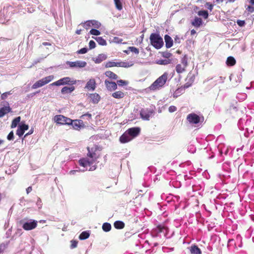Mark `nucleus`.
I'll return each mask as SVG.
<instances>
[{
    "label": "nucleus",
    "instance_id": "f257e3e1",
    "mask_svg": "<svg viewBox=\"0 0 254 254\" xmlns=\"http://www.w3.org/2000/svg\"><path fill=\"white\" fill-rule=\"evenodd\" d=\"M97 146L87 147V157L81 158L79 160V165L84 168L82 171L87 170L94 171L96 169V165L93 164L99 157V155L97 153Z\"/></svg>",
    "mask_w": 254,
    "mask_h": 254
},
{
    "label": "nucleus",
    "instance_id": "f03ea898",
    "mask_svg": "<svg viewBox=\"0 0 254 254\" xmlns=\"http://www.w3.org/2000/svg\"><path fill=\"white\" fill-rule=\"evenodd\" d=\"M169 229L164 224H159L152 229L151 231L152 237L155 239L156 242L153 243V247L158 246L165 239H168L172 237V235H169Z\"/></svg>",
    "mask_w": 254,
    "mask_h": 254
},
{
    "label": "nucleus",
    "instance_id": "7ed1b4c3",
    "mask_svg": "<svg viewBox=\"0 0 254 254\" xmlns=\"http://www.w3.org/2000/svg\"><path fill=\"white\" fill-rule=\"evenodd\" d=\"M20 10V8L15 9L11 5L4 6L3 9L0 11V23L5 24L7 23L9 20L12 14L15 12H22Z\"/></svg>",
    "mask_w": 254,
    "mask_h": 254
},
{
    "label": "nucleus",
    "instance_id": "20e7f679",
    "mask_svg": "<svg viewBox=\"0 0 254 254\" xmlns=\"http://www.w3.org/2000/svg\"><path fill=\"white\" fill-rule=\"evenodd\" d=\"M140 132L139 127H134L128 129L120 137V141L122 143H127L136 137Z\"/></svg>",
    "mask_w": 254,
    "mask_h": 254
},
{
    "label": "nucleus",
    "instance_id": "39448f33",
    "mask_svg": "<svg viewBox=\"0 0 254 254\" xmlns=\"http://www.w3.org/2000/svg\"><path fill=\"white\" fill-rule=\"evenodd\" d=\"M168 73L164 72L161 76L158 77L148 88L147 91H156L161 89L166 83L168 78Z\"/></svg>",
    "mask_w": 254,
    "mask_h": 254
},
{
    "label": "nucleus",
    "instance_id": "423d86ee",
    "mask_svg": "<svg viewBox=\"0 0 254 254\" xmlns=\"http://www.w3.org/2000/svg\"><path fill=\"white\" fill-rule=\"evenodd\" d=\"M149 39L151 45L155 49H159L163 47L164 45L163 38L159 33H152Z\"/></svg>",
    "mask_w": 254,
    "mask_h": 254
},
{
    "label": "nucleus",
    "instance_id": "0eeeda50",
    "mask_svg": "<svg viewBox=\"0 0 254 254\" xmlns=\"http://www.w3.org/2000/svg\"><path fill=\"white\" fill-rule=\"evenodd\" d=\"M37 221L33 219L24 218L20 221V223L22 228L26 231H29L35 229L37 226Z\"/></svg>",
    "mask_w": 254,
    "mask_h": 254
},
{
    "label": "nucleus",
    "instance_id": "6e6552de",
    "mask_svg": "<svg viewBox=\"0 0 254 254\" xmlns=\"http://www.w3.org/2000/svg\"><path fill=\"white\" fill-rule=\"evenodd\" d=\"M54 77L53 75H49L45 77H44L41 79L36 81L32 86V88L36 89L41 87L51 82L52 80L54 79Z\"/></svg>",
    "mask_w": 254,
    "mask_h": 254
},
{
    "label": "nucleus",
    "instance_id": "1a4fd4ad",
    "mask_svg": "<svg viewBox=\"0 0 254 254\" xmlns=\"http://www.w3.org/2000/svg\"><path fill=\"white\" fill-rule=\"evenodd\" d=\"M54 120L56 123L61 125H68L70 124V123H71V119L64 117L62 115L55 116L54 117Z\"/></svg>",
    "mask_w": 254,
    "mask_h": 254
},
{
    "label": "nucleus",
    "instance_id": "9d476101",
    "mask_svg": "<svg viewBox=\"0 0 254 254\" xmlns=\"http://www.w3.org/2000/svg\"><path fill=\"white\" fill-rule=\"evenodd\" d=\"M81 24L86 29H88L91 27H93L95 28L98 29L101 26V23L96 20H87L82 23Z\"/></svg>",
    "mask_w": 254,
    "mask_h": 254
},
{
    "label": "nucleus",
    "instance_id": "9b49d317",
    "mask_svg": "<svg viewBox=\"0 0 254 254\" xmlns=\"http://www.w3.org/2000/svg\"><path fill=\"white\" fill-rule=\"evenodd\" d=\"M66 64L70 68H83L86 65L87 63L85 61H76L75 62L67 61Z\"/></svg>",
    "mask_w": 254,
    "mask_h": 254
},
{
    "label": "nucleus",
    "instance_id": "f8f14e48",
    "mask_svg": "<svg viewBox=\"0 0 254 254\" xmlns=\"http://www.w3.org/2000/svg\"><path fill=\"white\" fill-rule=\"evenodd\" d=\"M153 111L148 109H142L140 111L141 118L145 121H148L152 116Z\"/></svg>",
    "mask_w": 254,
    "mask_h": 254
},
{
    "label": "nucleus",
    "instance_id": "ddd939ff",
    "mask_svg": "<svg viewBox=\"0 0 254 254\" xmlns=\"http://www.w3.org/2000/svg\"><path fill=\"white\" fill-rule=\"evenodd\" d=\"M69 125L72 126L73 129L78 130L85 127L84 123L81 120H71V123H70Z\"/></svg>",
    "mask_w": 254,
    "mask_h": 254
},
{
    "label": "nucleus",
    "instance_id": "4468645a",
    "mask_svg": "<svg viewBox=\"0 0 254 254\" xmlns=\"http://www.w3.org/2000/svg\"><path fill=\"white\" fill-rule=\"evenodd\" d=\"M187 120L190 124H197L200 122V117L195 113H191L187 116Z\"/></svg>",
    "mask_w": 254,
    "mask_h": 254
},
{
    "label": "nucleus",
    "instance_id": "2eb2a0df",
    "mask_svg": "<svg viewBox=\"0 0 254 254\" xmlns=\"http://www.w3.org/2000/svg\"><path fill=\"white\" fill-rule=\"evenodd\" d=\"M29 6H30V4H29V2L24 1L23 0H20L18 2V8H20V7H25L27 6V11L29 13L33 12L35 11V7H34L33 6L29 7Z\"/></svg>",
    "mask_w": 254,
    "mask_h": 254
},
{
    "label": "nucleus",
    "instance_id": "dca6fc26",
    "mask_svg": "<svg viewBox=\"0 0 254 254\" xmlns=\"http://www.w3.org/2000/svg\"><path fill=\"white\" fill-rule=\"evenodd\" d=\"M60 85H73L76 82V80H72L69 77H65L59 79Z\"/></svg>",
    "mask_w": 254,
    "mask_h": 254
},
{
    "label": "nucleus",
    "instance_id": "f3484780",
    "mask_svg": "<svg viewBox=\"0 0 254 254\" xmlns=\"http://www.w3.org/2000/svg\"><path fill=\"white\" fill-rule=\"evenodd\" d=\"M105 85L108 90L112 91L117 89V84L115 82L110 81L108 79L105 81Z\"/></svg>",
    "mask_w": 254,
    "mask_h": 254
},
{
    "label": "nucleus",
    "instance_id": "a211bd4d",
    "mask_svg": "<svg viewBox=\"0 0 254 254\" xmlns=\"http://www.w3.org/2000/svg\"><path fill=\"white\" fill-rule=\"evenodd\" d=\"M96 81L93 78L89 79L85 85V88L89 91H94L96 88Z\"/></svg>",
    "mask_w": 254,
    "mask_h": 254
},
{
    "label": "nucleus",
    "instance_id": "6ab92c4d",
    "mask_svg": "<svg viewBox=\"0 0 254 254\" xmlns=\"http://www.w3.org/2000/svg\"><path fill=\"white\" fill-rule=\"evenodd\" d=\"M28 129V126L26 124H22L18 126L16 131V134L19 137L22 136L25 130Z\"/></svg>",
    "mask_w": 254,
    "mask_h": 254
},
{
    "label": "nucleus",
    "instance_id": "aec40b11",
    "mask_svg": "<svg viewBox=\"0 0 254 254\" xmlns=\"http://www.w3.org/2000/svg\"><path fill=\"white\" fill-rule=\"evenodd\" d=\"M134 64V62L132 61H129L127 62H119V67H123L125 68L130 67L132 66Z\"/></svg>",
    "mask_w": 254,
    "mask_h": 254
},
{
    "label": "nucleus",
    "instance_id": "412c9836",
    "mask_svg": "<svg viewBox=\"0 0 254 254\" xmlns=\"http://www.w3.org/2000/svg\"><path fill=\"white\" fill-rule=\"evenodd\" d=\"M165 45L167 48H170L173 45V41L172 38L168 35H165L164 37Z\"/></svg>",
    "mask_w": 254,
    "mask_h": 254
},
{
    "label": "nucleus",
    "instance_id": "4be33fe9",
    "mask_svg": "<svg viewBox=\"0 0 254 254\" xmlns=\"http://www.w3.org/2000/svg\"><path fill=\"white\" fill-rule=\"evenodd\" d=\"M185 184L188 187L191 189L192 184L195 182L194 179L192 177H188L187 175L185 176Z\"/></svg>",
    "mask_w": 254,
    "mask_h": 254
},
{
    "label": "nucleus",
    "instance_id": "5701e85b",
    "mask_svg": "<svg viewBox=\"0 0 254 254\" xmlns=\"http://www.w3.org/2000/svg\"><path fill=\"white\" fill-rule=\"evenodd\" d=\"M151 180V174L150 173L145 174L144 175V183L143 184V185L145 187H149L150 185Z\"/></svg>",
    "mask_w": 254,
    "mask_h": 254
},
{
    "label": "nucleus",
    "instance_id": "b1692460",
    "mask_svg": "<svg viewBox=\"0 0 254 254\" xmlns=\"http://www.w3.org/2000/svg\"><path fill=\"white\" fill-rule=\"evenodd\" d=\"M89 98L94 104H97L100 99V96L97 93L90 94Z\"/></svg>",
    "mask_w": 254,
    "mask_h": 254
},
{
    "label": "nucleus",
    "instance_id": "393cba45",
    "mask_svg": "<svg viewBox=\"0 0 254 254\" xmlns=\"http://www.w3.org/2000/svg\"><path fill=\"white\" fill-rule=\"evenodd\" d=\"M53 15L55 19L57 24L59 26L61 27L63 26V15L61 14L59 17L58 16L57 14L53 13Z\"/></svg>",
    "mask_w": 254,
    "mask_h": 254
},
{
    "label": "nucleus",
    "instance_id": "a878e982",
    "mask_svg": "<svg viewBox=\"0 0 254 254\" xmlns=\"http://www.w3.org/2000/svg\"><path fill=\"white\" fill-rule=\"evenodd\" d=\"M75 89V87L73 86H71L70 87L64 86L61 90V93L63 94H65L66 93H70L72 91H73Z\"/></svg>",
    "mask_w": 254,
    "mask_h": 254
},
{
    "label": "nucleus",
    "instance_id": "bb28decb",
    "mask_svg": "<svg viewBox=\"0 0 254 254\" xmlns=\"http://www.w3.org/2000/svg\"><path fill=\"white\" fill-rule=\"evenodd\" d=\"M107 58V56L104 54H99L96 59L94 60V62L96 64H100L102 61L105 60Z\"/></svg>",
    "mask_w": 254,
    "mask_h": 254
},
{
    "label": "nucleus",
    "instance_id": "cd10ccee",
    "mask_svg": "<svg viewBox=\"0 0 254 254\" xmlns=\"http://www.w3.org/2000/svg\"><path fill=\"white\" fill-rule=\"evenodd\" d=\"M190 252L191 254H201L200 249L196 245H192L190 248Z\"/></svg>",
    "mask_w": 254,
    "mask_h": 254
},
{
    "label": "nucleus",
    "instance_id": "c85d7f7f",
    "mask_svg": "<svg viewBox=\"0 0 254 254\" xmlns=\"http://www.w3.org/2000/svg\"><path fill=\"white\" fill-rule=\"evenodd\" d=\"M202 21L200 18L195 17L192 21L191 24L195 27H199L202 24Z\"/></svg>",
    "mask_w": 254,
    "mask_h": 254
},
{
    "label": "nucleus",
    "instance_id": "c756f323",
    "mask_svg": "<svg viewBox=\"0 0 254 254\" xmlns=\"http://www.w3.org/2000/svg\"><path fill=\"white\" fill-rule=\"evenodd\" d=\"M9 244V241H5L0 244V254H2L7 248Z\"/></svg>",
    "mask_w": 254,
    "mask_h": 254
},
{
    "label": "nucleus",
    "instance_id": "7c9ffc66",
    "mask_svg": "<svg viewBox=\"0 0 254 254\" xmlns=\"http://www.w3.org/2000/svg\"><path fill=\"white\" fill-rule=\"evenodd\" d=\"M180 198V197L178 195H170V196L167 197V201L173 202L175 203L176 202H179Z\"/></svg>",
    "mask_w": 254,
    "mask_h": 254
},
{
    "label": "nucleus",
    "instance_id": "2f4dec72",
    "mask_svg": "<svg viewBox=\"0 0 254 254\" xmlns=\"http://www.w3.org/2000/svg\"><path fill=\"white\" fill-rule=\"evenodd\" d=\"M184 88H183V87H181L180 88H178L176 90V91L174 92L173 94V97L174 98H177L181 95H182L184 92Z\"/></svg>",
    "mask_w": 254,
    "mask_h": 254
},
{
    "label": "nucleus",
    "instance_id": "473e14b6",
    "mask_svg": "<svg viewBox=\"0 0 254 254\" xmlns=\"http://www.w3.org/2000/svg\"><path fill=\"white\" fill-rule=\"evenodd\" d=\"M105 74L106 76L108 77L111 79L116 80L118 78V75L111 71H106Z\"/></svg>",
    "mask_w": 254,
    "mask_h": 254
},
{
    "label": "nucleus",
    "instance_id": "72a5a7b5",
    "mask_svg": "<svg viewBox=\"0 0 254 254\" xmlns=\"http://www.w3.org/2000/svg\"><path fill=\"white\" fill-rule=\"evenodd\" d=\"M10 111V108L9 107H4L0 109V118L4 116L6 113Z\"/></svg>",
    "mask_w": 254,
    "mask_h": 254
},
{
    "label": "nucleus",
    "instance_id": "f704fd0d",
    "mask_svg": "<svg viewBox=\"0 0 254 254\" xmlns=\"http://www.w3.org/2000/svg\"><path fill=\"white\" fill-rule=\"evenodd\" d=\"M112 96L116 99H121L124 97L125 93L121 91H116L114 92Z\"/></svg>",
    "mask_w": 254,
    "mask_h": 254
},
{
    "label": "nucleus",
    "instance_id": "c9c22d12",
    "mask_svg": "<svg viewBox=\"0 0 254 254\" xmlns=\"http://www.w3.org/2000/svg\"><path fill=\"white\" fill-rule=\"evenodd\" d=\"M94 38L97 43L101 46H106L107 45L106 41L102 37H92Z\"/></svg>",
    "mask_w": 254,
    "mask_h": 254
},
{
    "label": "nucleus",
    "instance_id": "e433bc0d",
    "mask_svg": "<svg viewBox=\"0 0 254 254\" xmlns=\"http://www.w3.org/2000/svg\"><path fill=\"white\" fill-rule=\"evenodd\" d=\"M172 62L171 59H161L158 60L156 61V64L160 65H167L170 64Z\"/></svg>",
    "mask_w": 254,
    "mask_h": 254
},
{
    "label": "nucleus",
    "instance_id": "4c0bfd02",
    "mask_svg": "<svg viewBox=\"0 0 254 254\" xmlns=\"http://www.w3.org/2000/svg\"><path fill=\"white\" fill-rule=\"evenodd\" d=\"M114 226L116 229H121L124 228L125 223L121 221H116L114 222Z\"/></svg>",
    "mask_w": 254,
    "mask_h": 254
},
{
    "label": "nucleus",
    "instance_id": "58836bf2",
    "mask_svg": "<svg viewBox=\"0 0 254 254\" xmlns=\"http://www.w3.org/2000/svg\"><path fill=\"white\" fill-rule=\"evenodd\" d=\"M226 64L228 66H233L236 64V60L233 57H229L226 61Z\"/></svg>",
    "mask_w": 254,
    "mask_h": 254
},
{
    "label": "nucleus",
    "instance_id": "ea45409f",
    "mask_svg": "<svg viewBox=\"0 0 254 254\" xmlns=\"http://www.w3.org/2000/svg\"><path fill=\"white\" fill-rule=\"evenodd\" d=\"M203 188L202 185L197 184L194 182V184H192L191 189L192 191H196L201 190Z\"/></svg>",
    "mask_w": 254,
    "mask_h": 254
},
{
    "label": "nucleus",
    "instance_id": "a19ab883",
    "mask_svg": "<svg viewBox=\"0 0 254 254\" xmlns=\"http://www.w3.org/2000/svg\"><path fill=\"white\" fill-rule=\"evenodd\" d=\"M225 77H223L222 76H218L216 77L213 83V85H216L217 84L219 83H222L224 82Z\"/></svg>",
    "mask_w": 254,
    "mask_h": 254
},
{
    "label": "nucleus",
    "instance_id": "79ce46f5",
    "mask_svg": "<svg viewBox=\"0 0 254 254\" xmlns=\"http://www.w3.org/2000/svg\"><path fill=\"white\" fill-rule=\"evenodd\" d=\"M90 233L89 231H85L82 232L79 236L80 240H85L89 238Z\"/></svg>",
    "mask_w": 254,
    "mask_h": 254
},
{
    "label": "nucleus",
    "instance_id": "37998d69",
    "mask_svg": "<svg viewBox=\"0 0 254 254\" xmlns=\"http://www.w3.org/2000/svg\"><path fill=\"white\" fill-rule=\"evenodd\" d=\"M186 67L182 65L181 64H178L176 66V70L177 73H181L185 70Z\"/></svg>",
    "mask_w": 254,
    "mask_h": 254
},
{
    "label": "nucleus",
    "instance_id": "c03bdc74",
    "mask_svg": "<svg viewBox=\"0 0 254 254\" xmlns=\"http://www.w3.org/2000/svg\"><path fill=\"white\" fill-rule=\"evenodd\" d=\"M119 62H113V61H109L106 63L105 67H111L113 66H118L119 67Z\"/></svg>",
    "mask_w": 254,
    "mask_h": 254
},
{
    "label": "nucleus",
    "instance_id": "a18cd8bd",
    "mask_svg": "<svg viewBox=\"0 0 254 254\" xmlns=\"http://www.w3.org/2000/svg\"><path fill=\"white\" fill-rule=\"evenodd\" d=\"M112 228L111 225L107 222L103 223L102 225V229L105 232H109L111 230Z\"/></svg>",
    "mask_w": 254,
    "mask_h": 254
},
{
    "label": "nucleus",
    "instance_id": "49530a36",
    "mask_svg": "<svg viewBox=\"0 0 254 254\" xmlns=\"http://www.w3.org/2000/svg\"><path fill=\"white\" fill-rule=\"evenodd\" d=\"M20 121V117H18L15 118L12 122V124L11 125V128L15 127L17 126L18 124L19 123Z\"/></svg>",
    "mask_w": 254,
    "mask_h": 254
},
{
    "label": "nucleus",
    "instance_id": "de8ad7c7",
    "mask_svg": "<svg viewBox=\"0 0 254 254\" xmlns=\"http://www.w3.org/2000/svg\"><path fill=\"white\" fill-rule=\"evenodd\" d=\"M198 14L199 16L203 17L204 18L206 19L208 17V12L206 10H200L198 12Z\"/></svg>",
    "mask_w": 254,
    "mask_h": 254
},
{
    "label": "nucleus",
    "instance_id": "09e8293b",
    "mask_svg": "<svg viewBox=\"0 0 254 254\" xmlns=\"http://www.w3.org/2000/svg\"><path fill=\"white\" fill-rule=\"evenodd\" d=\"M114 0L117 9H118L119 10H122L123 8V7H122V4L121 2L120 1V0Z\"/></svg>",
    "mask_w": 254,
    "mask_h": 254
},
{
    "label": "nucleus",
    "instance_id": "8fccbe9b",
    "mask_svg": "<svg viewBox=\"0 0 254 254\" xmlns=\"http://www.w3.org/2000/svg\"><path fill=\"white\" fill-rule=\"evenodd\" d=\"M247 97V95L245 93H238L237 95V98L239 101H243L245 100Z\"/></svg>",
    "mask_w": 254,
    "mask_h": 254
},
{
    "label": "nucleus",
    "instance_id": "3c124183",
    "mask_svg": "<svg viewBox=\"0 0 254 254\" xmlns=\"http://www.w3.org/2000/svg\"><path fill=\"white\" fill-rule=\"evenodd\" d=\"M89 33L91 35L98 36V35H100L101 32L98 30H97L96 29L93 28L90 30Z\"/></svg>",
    "mask_w": 254,
    "mask_h": 254
},
{
    "label": "nucleus",
    "instance_id": "603ef678",
    "mask_svg": "<svg viewBox=\"0 0 254 254\" xmlns=\"http://www.w3.org/2000/svg\"><path fill=\"white\" fill-rule=\"evenodd\" d=\"M181 64L185 67L188 65V58L186 56H184L181 59Z\"/></svg>",
    "mask_w": 254,
    "mask_h": 254
},
{
    "label": "nucleus",
    "instance_id": "864d4df0",
    "mask_svg": "<svg viewBox=\"0 0 254 254\" xmlns=\"http://www.w3.org/2000/svg\"><path fill=\"white\" fill-rule=\"evenodd\" d=\"M92 115L91 114L89 113H86L84 115H82L80 118L83 120L87 119V120L89 121L90 119H91Z\"/></svg>",
    "mask_w": 254,
    "mask_h": 254
},
{
    "label": "nucleus",
    "instance_id": "5fc2aeb1",
    "mask_svg": "<svg viewBox=\"0 0 254 254\" xmlns=\"http://www.w3.org/2000/svg\"><path fill=\"white\" fill-rule=\"evenodd\" d=\"M123 39L118 37H114L112 39V42L117 44L122 43Z\"/></svg>",
    "mask_w": 254,
    "mask_h": 254
},
{
    "label": "nucleus",
    "instance_id": "6e6d98bb",
    "mask_svg": "<svg viewBox=\"0 0 254 254\" xmlns=\"http://www.w3.org/2000/svg\"><path fill=\"white\" fill-rule=\"evenodd\" d=\"M162 56L163 57L165 58L166 59H170L169 58L172 56V54L168 52H163L162 54Z\"/></svg>",
    "mask_w": 254,
    "mask_h": 254
},
{
    "label": "nucleus",
    "instance_id": "4d7b16f0",
    "mask_svg": "<svg viewBox=\"0 0 254 254\" xmlns=\"http://www.w3.org/2000/svg\"><path fill=\"white\" fill-rule=\"evenodd\" d=\"M128 49L131 52L134 53L135 54H139V50L134 47H129L128 48Z\"/></svg>",
    "mask_w": 254,
    "mask_h": 254
},
{
    "label": "nucleus",
    "instance_id": "13d9d810",
    "mask_svg": "<svg viewBox=\"0 0 254 254\" xmlns=\"http://www.w3.org/2000/svg\"><path fill=\"white\" fill-rule=\"evenodd\" d=\"M118 84L119 86H123L124 85H126L128 84V82L125 80H119L117 82V84Z\"/></svg>",
    "mask_w": 254,
    "mask_h": 254
},
{
    "label": "nucleus",
    "instance_id": "bf43d9fd",
    "mask_svg": "<svg viewBox=\"0 0 254 254\" xmlns=\"http://www.w3.org/2000/svg\"><path fill=\"white\" fill-rule=\"evenodd\" d=\"M88 49L87 48H83L77 51L78 54H84L87 52Z\"/></svg>",
    "mask_w": 254,
    "mask_h": 254
},
{
    "label": "nucleus",
    "instance_id": "052dcab7",
    "mask_svg": "<svg viewBox=\"0 0 254 254\" xmlns=\"http://www.w3.org/2000/svg\"><path fill=\"white\" fill-rule=\"evenodd\" d=\"M89 49H90V50L95 48L96 47L95 42L93 40L90 41V42L89 43Z\"/></svg>",
    "mask_w": 254,
    "mask_h": 254
},
{
    "label": "nucleus",
    "instance_id": "680f3d73",
    "mask_svg": "<svg viewBox=\"0 0 254 254\" xmlns=\"http://www.w3.org/2000/svg\"><path fill=\"white\" fill-rule=\"evenodd\" d=\"M229 151V149L228 147L227 148H224L223 149L220 150V153L223 154L224 153L225 155H227Z\"/></svg>",
    "mask_w": 254,
    "mask_h": 254
},
{
    "label": "nucleus",
    "instance_id": "e2e57ef3",
    "mask_svg": "<svg viewBox=\"0 0 254 254\" xmlns=\"http://www.w3.org/2000/svg\"><path fill=\"white\" fill-rule=\"evenodd\" d=\"M205 7L209 9L210 11L212 10L213 5L210 2H206L205 5Z\"/></svg>",
    "mask_w": 254,
    "mask_h": 254
},
{
    "label": "nucleus",
    "instance_id": "0e129e2a",
    "mask_svg": "<svg viewBox=\"0 0 254 254\" xmlns=\"http://www.w3.org/2000/svg\"><path fill=\"white\" fill-rule=\"evenodd\" d=\"M11 94L10 91L3 93L1 95V98L3 100L5 99L8 95Z\"/></svg>",
    "mask_w": 254,
    "mask_h": 254
},
{
    "label": "nucleus",
    "instance_id": "69168bd1",
    "mask_svg": "<svg viewBox=\"0 0 254 254\" xmlns=\"http://www.w3.org/2000/svg\"><path fill=\"white\" fill-rule=\"evenodd\" d=\"M70 242H71V245H70L71 249H74L77 247V243H78L77 241H74V240H71Z\"/></svg>",
    "mask_w": 254,
    "mask_h": 254
},
{
    "label": "nucleus",
    "instance_id": "338daca9",
    "mask_svg": "<svg viewBox=\"0 0 254 254\" xmlns=\"http://www.w3.org/2000/svg\"><path fill=\"white\" fill-rule=\"evenodd\" d=\"M188 150L190 152L193 153L195 151V148L193 145H190L188 147Z\"/></svg>",
    "mask_w": 254,
    "mask_h": 254
},
{
    "label": "nucleus",
    "instance_id": "774afa93",
    "mask_svg": "<svg viewBox=\"0 0 254 254\" xmlns=\"http://www.w3.org/2000/svg\"><path fill=\"white\" fill-rule=\"evenodd\" d=\"M177 107L175 106H171L169 107L168 110L170 113H173L177 111Z\"/></svg>",
    "mask_w": 254,
    "mask_h": 254
}]
</instances>
